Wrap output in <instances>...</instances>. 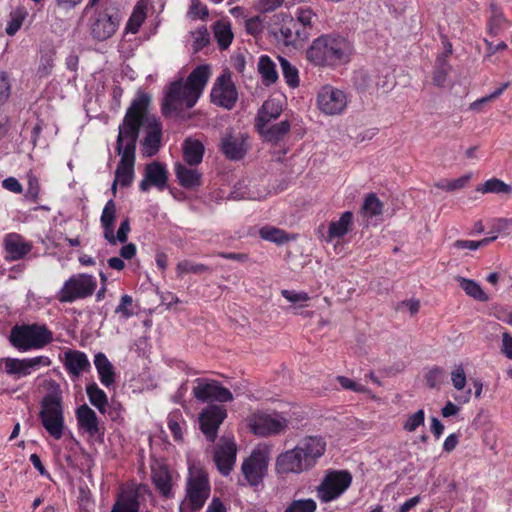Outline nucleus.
<instances>
[{"instance_id":"f257e3e1","label":"nucleus","mask_w":512,"mask_h":512,"mask_svg":"<svg viewBox=\"0 0 512 512\" xmlns=\"http://www.w3.org/2000/svg\"><path fill=\"white\" fill-rule=\"evenodd\" d=\"M210 75L208 65H199L192 70L186 81L178 80L171 83L161 104L162 114L165 117H183L184 109H190L197 103Z\"/></svg>"},{"instance_id":"f03ea898","label":"nucleus","mask_w":512,"mask_h":512,"mask_svg":"<svg viewBox=\"0 0 512 512\" xmlns=\"http://www.w3.org/2000/svg\"><path fill=\"white\" fill-rule=\"evenodd\" d=\"M149 95L139 93L128 107L122 123L118 127L116 151L118 154L135 155L137 140L141 128H144L148 116Z\"/></svg>"},{"instance_id":"7ed1b4c3","label":"nucleus","mask_w":512,"mask_h":512,"mask_svg":"<svg viewBox=\"0 0 512 512\" xmlns=\"http://www.w3.org/2000/svg\"><path fill=\"white\" fill-rule=\"evenodd\" d=\"M352 46L342 36L322 35L307 50V59L316 66L336 67L347 63Z\"/></svg>"},{"instance_id":"20e7f679","label":"nucleus","mask_w":512,"mask_h":512,"mask_svg":"<svg viewBox=\"0 0 512 512\" xmlns=\"http://www.w3.org/2000/svg\"><path fill=\"white\" fill-rule=\"evenodd\" d=\"M47 387L49 393L42 399L39 417L50 436L59 440L63 436L64 430L62 392L60 385L55 380L47 381Z\"/></svg>"},{"instance_id":"39448f33","label":"nucleus","mask_w":512,"mask_h":512,"mask_svg":"<svg viewBox=\"0 0 512 512\" xmlns=\"http://www.w3.org/2000/svg\"><path fill=\"white\" fill-rule=\"evenodd\" d=\"M54 340L53 332L45 324L15 325L10 331L9 341L19 351L43 349Z\"/></svg>"},{"instance_id":"423d86ee","label":"nucleus","mask_w":512,"mask_h":512,"mask_svg":"<svg viewBox=\"0 0 512 512\" xmlns=\"http://www.w3.org/2000/svg\"><path fill=\"white\" fill-rule=\"evenodd\" d=\"M208 474L198 466H191L186 481V495L179 507V512H196L202 509L210 496Z\"/></svg>"},{"instance_id":"0eeeda50","label":"nucleus","mask_w":512,"mask_h":512,"mask_svg":"<svg viewBox=\"0 0 512 512\" xmlns=\"http://www.w3.org/2000/svg\"><path fill=\"white\" fill-rule=\"evenodd\" d=\"M97 287L96 278L86 273L72 275L57 293L60 303H72L91 296Z\"/></svg>"},{"instance_id":"6e6552de","label":"nucleus","mask_w":512,"mask_h":512,"mask_svg":"<svg viewBox=\"0 0 512 512\" xmlns=\"http://www.w3.org/2000/svg\"><path fill=\"white\" fill-rule=\"evenodd\" d=\"M352 475L347 470L328 471L316 488L318 499L328 503L339 498L351 485Z\"/></svg>"},{"instance_id":"1a4fd4ad","label":"nucleus","mask_w":512,"mask_h":512,"mask_svg":"<svg viewBox=\"0 0 512 512\" xmlns=\"http://www.w3.org/2000/svg\"><path fill=\"white\" fill-rule=\"evenodd\" d=\"M248 425L254 434L258 436L278 435L284 432L288 426V420L279 413H253L248 418Z\"/></svg>"},{"instance_id":"9d476101","label":"nucleus","mask_w":512,"mask_h":512,"mask_svg":"<svg viewBox=\"0 0 512 512\" xmlns=\"http://www.w3.org/2000/svg\"><path fill=\"white\" fill-rule=\"evenodd\" d=\"M347 102L345 92L331 85L323 86L317 95L319 110L330 116L342 114L347 107Z\"/></svg>"},{"instance_id":"9b49d317","label":"nucleus","mask_w":512,"mask_h":512,"mask_svg":"<svg viewBox=\"0 0 512 512\" xmlns=\"http://www.w3.org/2000/svg\"><path fill=\"white\" fill-rule=\"evenodd\" d=\"M211 102L221 108L231 110L238 100V92L229 74H221L213 84Z\"/></svg>"},{"instance_id":"f8f14e48","label":"nucleus","mask_w":512,"mask_h":512,"mask_svg":"<svg viewBox=\"0 0 512 512\" xmlns=\"http://www.w3.org/2000/svg\"><path fill=\"white\" fill-rule=\"evenodd\" d=\"M196 386L193 387L194 397L201 402L217 401L225 403L233 400L229 389L225 388L216 380L197 378Z\"/></svg>"},{"instance_id":"ddd939ff","label":"nucleus","mask_w":512,"mask_h":512,"mask_svg":"<svg viewBox=\"0 0 512 512\" xmlns=\"http://www.w3.org/2000/svg\"><path fill=\"white\" fill-rule=\"evenodd\" d=\"M226 416V409L220 405H209L202 410L199 416L200 428L208 441H215L218 428Z\"/></svg>"},{"instance_id":"4468645a","label":"nucleus","mask_w":512,"mask_h":512,"mask_svg":"<svg viewBox=\"0 0 512 512\" xmlns=\"http://www.w3.org/2000/svg\"><path fill=\"white\" fill-rule=\"evenodd\" d=\"M119 27V19L105 11H96L90 18V34L97 41L111 38Z\"/></svg>"},{"instance_id":"2eb2a0df","label":"nucleus","mask_w":512,"mask_h":512,"mask_svg":"<svg viewBox=\"0 0 512 512\" xmlns=\"http://www.w3.org/2000/svg\"><path fill=\"white\" fill-rule=\"evenodd\" d=\"M310 469L312 468L297 446L281 453L276 459V471L278 474H300Z\"/></svg>"},{"instance_id":"dca6fc26","label":"nucleus","mask_w":512,"mask_h":512,"mask_svg":"<svg viewBox=\"0 0 512 512\" xmlns=\"http://www.w3.org/2000/svg\"><path fill=\"white\" fill-rule=\"evenodd\" d=\"M5 372L8 375L16 376L17 378L26 377L32 373L33 370L39 366H50L51 360L47 356H37L33 358H5L4 359Z\"/></svg>"},{"instance_id":"f3484780","label":"nucleus","mask_w":512,"mask_h":512,"mask_svg":"<svg viewBox=\"0 0 512 512\" xmlns=\"http://www.w3.org/2000/svg\"><path fill=\"white\" fill-rule=\"evenodd\" d=\"M268 459L261 451H253L242 463V473L251 486L262 482L267 472Z\"/></svg>"},{"instance_id":"a211bd4d","label":"nucleus","mask_w":512,"mask_h":512,"mask_svg":"<svg viewBox=\"0 0 512 512\" xmlns=\"http://www.w3.org/2000/svg\"><path fill=\"white\" fill-rule=\"evenodd\" d=\"M283 18V24L280 27V39L286 46H302L310 37L305 28H302L299 22L286 14H280Z\"/></svg>"},{"instance_id":"6ab92c4d","label":"nucleus","mask_w":512,"mask_h":512,"mask_svg":"<svg viewBox=\"0 0 512 512\" xmlns=\"http://www.w3.org/2000/svg\"><path fill=\"white\" fill-rule=\"evenodd\" d=\"M145 137L143 138L142 152L147 157H152L159 151L162 138V125L154 116L148 114L144 125Z\"/></svg>"},{"instance_id":"aec40b11","label":"nucleus","mask_w":512,"mask_h":512,"mask_svg":"<svg viewBox=\"0 0 512 512\" xmlns=\"http://www.w3.org/2000/svg\"><path fill=\"white\" fill-rule=\"evenodd\" d=\"M246 140L245 134L228 132L221 138L220 151L229 160H240L248 150Z\"/></svg>"},{"instance_id":"412c9836","label":"nucleus","mask_w":512,"mask_h":512,"mask_svg":"<svg viewBox=\"0 0 512 512\" xmlns=\"http://www.w3.org/2000/svg\"><path fill=\"white\" fill-rule=\"evenodd\" d=\"M168 173L164 164L154 161L145 167V174L143 180L139 184V189L142 192L149 190L151 186L159 190H163L167 186Z\"/></svg>"},{"instance_id":"4be33fe9","label":"nucleus","mask_w":512,"mask_h":512,"mask_svg":"<svg viewBox=\"0 0 512 512\" xmlns=\"http://www.w3.org/2000/svg\"><path fill=\"white\" fill-rule=\"evenodd\" d=\"M237 448L232 440H221L214 453V462L219 472L227 476L236 461Z\"/></svg>"},{"instance_id":"5701e85b","label":"nucleus","mask_w":512,"mask_h":512,"mask_svg":"<svg viewBox=\"0 0 512 512\" xmlns=\"http://www.w3.org/2000/svg\"><path fill=\"white\" fill-rule=\"evenodd\" d=\"M306 461L313 468L326 451V442L320 436H306L296 445Z\"/></svg>"},{"instance_id":"b1692460","label":"nucleus","mask_w":512,"mask_h":512,"mask_svg":"<svg viewBox=\"0 0 512 512\" xmlns=\"http://www.w3.org/2000/svg\"><path fill=\"white\" fill-rule=\"evenodd\" d=\"M151 479L162 497L166 499L173 497L171 474L166 465L161 463L153 464L151 466Z\"/></svg>"},{"instance_id":"393cba45","label":"nucleus","mask_w":512,"mask_h":512,"mask_svg":"<svg viewBox=\"0 0 512 512\" xmlns=\"http://www.w3.org/2000/svg\"><path fill=\"white\" fill-rule=\"evenodd\" d=\"M63 365L72 377H79L82 372L90 368L86 354L79 350L68 349L64 352Z\"/></svg>"},{"instance_id":"a878e982","label":"nucleus","mask_w":512,"mask_h":512,"mask_svg":"<svg viewBox=\"0 0 512 512\" xmlns=\"http://www.w3.org/2000/svg\"><path fill=\"white\" fill-rule=\"evenodd\" d=\"M3 245L8 258L11 260L24 258L32 249V245L17 233L7 234L4 238Z\"/></svg>"},{"instance_id":"bb28decb","label":"nucleus","mask_w":512,"mask_h":512,"mask_svg":"<svg viewBox=\"0 0 512 512\" xmlns=\"http://www.w3.org/2000/svg\"><path fill=\"white\" fill-rule=\"evenodd\" d=\"M76 419L79 428L83 429L90 437L99 434L98 417L87 404H83L76 409Z\"/></svg>"},{"instance_id":"cd10ccee","label":"nucleus","mask_w":512,"mask_h":512,"mask_svg":"<svg viewBox=\"0 0 512 512\" xmlns=\"http://www.w3.org/2000/svg\"><path fill=\"white\" fill-rule=\"evenodd\" d=\"M255 128L264 141L277 144L288 134L291 129V123L289 120H282L276 124L270 125L269 123L263 127L255 126Z\"/></svg>"},{"instance_id":"c85d7f7f","label":"nucleus","mask_w":512,"mask_h":512,"mask_svg":"<svg viewBox=\"0 0 512 512\" xmlns=\"http://www.w3.org/2000/svg\"><path fill=\"white\" fill-rule=\"evenodd\" d=\"M119 155L121 158L115 171V179L122 187H128L134 179L135 155L124 153Z\"/></svg>"},{"instance_id":"c756f323","label":"nucleus","mask_w":512,"mask_h":512,"mask_svg":"<svg viewBox=\"0 0 512 512\" xmlns=\"http://www.w3.org/2000/svg\"><path fill=\"white\" fill-rule=\"evenodd\" d=\"M282 113V105L279 100L270 98L264 101L259 108L256 118L255 126H264L269 124L272 120H276Z\"/></svg>"},{"instance_id":"7c9ffc66","label":"nucleus","mask_w":512,"mask_h":512,"mask_svg":"<svg viewBox=\"0 0 512 512\" xmlns=\"http://www.w3.org/2000/svg\"><path fill=\"white\" fill-rule=\"evenodd\" d=\"M175 174L179 184L186 189L201 186L202 174L195 168H188L182 163L175 164Z\"/></svg>"},{"instance_id":"2f4dec72","label":"nucleus","mask_w":512,"mask_h":512,"mask_svg":"<svg viewBox=\"0 0 512 512\" xmlns=\"http://www.w3.org/2000/svg\"><path fill=\"white\" fill-rule=\"evenodd\" d=\"M94 365L97 369L99 379L104 386L109 387L114 384V367L104 353L99 352L95 355Z\"/></svg>"},{"instance_id":"473e14b6","label":"nucleus","mask_w":512,"mask_h":512,"mask_svg":"<svg viewBox=\"0 0 512 512\" xmlns=\"http://www.w3.org/2000/svg\"><path fill=\"white\" fill-rule=\"evenodd\" d=\"M56 50L53 46L48 45L40 49L39 63L36 75L39 78H46L52 74L55 67Z\"/></svg>"},{"instance_id":"72a5a7b5","label":"nucleus","mask_w":512,"mask_h":512,"mask_svg":"<svg viewBox=\"0 0 512 512\" xmlns=\"http://www.w3.org/2000/svg\"><path fill=\"white\" fill-rule=\"evenodd\" d=\"M204 155V145L197 139L187 138L183 143V158L190 166L201 163Z\"/></svg>"},{"instance_id":"f704fd0d","label":"nucleus","mask_w":512,"mask_h":512,"mask_svg":"<svg viewBox=\"0 0 512 512\" xmlns=\"http://www.w3.org/2000/svg\"><path fill=\"white\" fill-rule=\"evenodd\" d=\"M353 223V213L351 211L344 212L340 219L332 221L329 224L328 235L326 241L330 242L335 238H341L346 235Z\"/></svg>"},{"instance_id":"c9c22d12","label":"nucleus","mask_w":512,"mask_h":512,"mask_svg":"<svg viewBox=\"0 0 512 512\" xmlns=\"http://www.w3.org/2000/svg\"><path fill=\"white\" fill-rule=\"evenodd\" d=\"M259 236L265 241L283 245L295 239L294 235L287 233L285 230L275 226L265 225L259 229Z\"/></svg>"},{"instance_id":"e433bc0d","label":"nucleus","mask_w":512,"mask_h":512,"mask_svg":"<svg viewBox=\"0 0 512 512\" xmlns=\"http://www.w3.org/2000/svg\"><path fill=\"white\" fill-rule=\"evenodd\" d=\"M116 218V205L113 199H110L106 202L101 217L100 222L103 227V236L107 241H111L113 239V227Z\"/></svg>"},{"instance_id":"4c0bfd02","label":"nucleus","mask_w":512,"mask_h":512,"mask_svg":"<svg viewBox=\"0 0 512 512\" xmlns=\"http://www.w3.org/2000/svg\"><path fill=\"white\" fill-rule=\"evenodd\" d=\"M214 37L220 47V49H227L234 38L231 24L225 20H219L213 25Z\"/></svg>"},{"instance_id":"58836bf2","label":"nucleus","mask_w":512,"mask_h":512,"mask_svg":"<svg viewBox=\"0 0 512 512\" xmlns=\"http://www.w3.org/2000/svg\"><path fill=\"white\" fill-rule=\"evenodd\" d=\"M258 71L265 85L274 84L278 79L275 63L267 55H262L258 61Z\"/></svg>"},{"instance_id":"ea45409f","label":"nucleus","mask_w":512,"mask_h":512,"mask_svg":"<svg viewBox=\"0 0 512 512\" xmlns=\"http://www.w3.org/2000/svg\"><path fill=\"white\" fill-rule=\"evenodd\" d=\"M146 9L147 5L143 0H140L135 5L130 18L127 21L125 30L126 32H130L135 34L139 31L140 27L144 23L146 19Z\"/></svg>"},{"instance_id":"a19ab883","label":"nucleus","mask_w":512,"mask_h":512,"mask_svg":"<svg viewBox=\"0 0 512 512\" xmlns=\"http://www.w3.org/2000/svg\"><path fill=\"white\" fill-rule=\"evenodd\" d=\"M456 281L459 283L460 287L465 291V293L473 299L481 302H487L489 300L488 295L483 291L481 286L476 281L461 276H457Z\"/></svg>"},{"instance_id":"79ce46f5","label":"nucleus","mask_w":512,"mask_h":512,"mask_svg":"<svg viewBox=\"0 0 512 512\" xmlns=\"http://www.w3.org/2000/svg\"><path fill=\"white\" fill-rule=\"evenodd\" d=\"M86 393L90 403L96 407L100 413L104 414L108 405L106 393L100 389L96 383L87 385Z\"/></svg>"},{"instance_id":"37998d69","label":"nucleus","mask_w":512,"mask_h":512,"mask_svg":"<svg viewBox=\"0 0 512 512\" xmlns=\"http://www.w3.org/2000/svg\"><path fill=\"white\" fill-rule=\"evenodd\" d=\"M490 12L491 15L488 19V33L491 36L498 35L507 24V20L505 19L502 11L494 4H490Z\"/></svg>"},{"instance_id":"c03bdc74","label":"nucleus","mask_w":512,"mask_h":512,"mask_svg":"<svg viewBox=\"0 0 512 512\" xmlns=\"http://www.w3.org/2000/svg\"><path fill=\"white\" fill-rule=\"evenodd\" d=\"M383 204L374 193H370L364 199L361 212L367 217H374L382 214Z\"/></svg>"},{"instance_id":"a18cd8bd","label":"nucleus","mask_w":512,"mask_h":512,"mask_svg":"<svg viewBox=\"0 0 512 512\" xmlns=\"http://www.w3.org/2000/svg\"><path fill=\"white\" fill-rule=\"evenodd\" d=\"M278 60L286 83L292 88L297 87L299 85L297 68L284 57L278 56Z\"/></svg>"},{"instance_id":"49530a36","label":"nucleus","mask_w":512,"mask_h":512,"mask_svg":"<svg viewBox=\"0 0 512 512\" xmlns=\"http://www.w3.org/2000/svg\"><path fill=\"white\" fill-rule=\"evenodd\" d=\"M176 272L178 276H182L183 274L192 273V274H203L210 273L211 269L205 264L194 263L189 260H183L177 264Z\"/></svg>"},{"instance_id":"de8ad7c7","label":"nucleus","mask_w":512,"mask_h":512,"mask_svg":"<svg viewBox=\"0 0 512 512\" xmlns=\"http://www.w3.org/2000/svg\"><path fill=\"white\" fill-rule=\"evenodd\" d=\"M317 15L309 7H300L296 10L295 21L299 22L302 28H305L307 34L310 36L314 24V19Z\"/></svg>"},{"instance_id":"09e8293b","label":"nucleus","mask_w":512,"mask_h":512,"mask_svg":"<svg viewBox=\"0 0 512 512\" xmlns=\"http://www.w3.org/2000/svg\"><path fill=\"white\" fill-rule=\"evenodd\" d=\"M191 37L193 39L192 47L194 53L199 52L210 43V35L206 26H201L192 31Z\"/></svg>"},{"instance_id":"8fccbe9b","label":"nucleus","mask_w":512,"mask_h":512,"mask_svg":"<svg viewBox=\"0 0 512 512\" xmlns=\"http://www.w3.org/2000/svg\"><path fill=\"white\" fill-rule=\"evenodd\" d=\"M436 67L433 72V82L437 86H443L446 82L450 65L444 57H438Z\"/></svg>"},{"instance_id":"3c124183","label":"nucleus","mask_w":512,"mask_h":512,"mask_svg":"<svg viewBox=\"0 0 512 512\" xmlns=\"http://www.w3.org/2000/svg\"><path fill=\"white\" fill-rule=\"evenodd\" d=\"M478 190L482 193H510L511 187L500 179L492 178L487 180Z\"/></svg>"},{"instance_id":"603ef678","label":"nucleus","mask_w":512,"mask_h":512,"mask_svg":"<svg viewBox=\"0 0 512 512\" xmlns=\"http://www.w3.org/2000/svg\"><path fill=\"white\" fill-rule=\"evenodd\" d=\"M316 508L317 504L313 499H300L292 501L284 512H315Z\"/></svg>"},{"instance_id":"864d4df0","label":"nucleus","mask_w":512,"mask_h":512,"mask_svg":"<svg viewBox=\"0 0 512 512\" xmlns=\"http://www.w3.org/2000/svg\"><path fill=\"white\" fill-rule=\"evenodd\" d=\"M470 180V175H463L454 180H441L436 183V187L446 191H455L466 186Z\"/></svg>"},{"instance_id":"5fc2aeb1","label":"nucleus","mask_w":512,"mask_h":512,"mask_svg":"<svg viewBox=\"0 0 512 512\" xmlns=\"http://www.w3.org/2000/svg\"><path fill=\"white\" fill-rule=\"evenodd\" d=\"M445 371L443 368L435 366L431 368L425 375L426 383L430 388H436L443 383Z\"/></svg>"},{"instance_id":"6e6d98bb","label":"nucleus","mask_w":512,"mask_h":512,"mask_svg":"<svg viewBox=\"0 0 512 512\" xmlns=\"http://www.w3.org/2000/svg\"><path fill=\"white\" fill-rule=\"evenodd\" d=\"M425 413L423 409L416 411L415 413L408 416L403 424V429L408 432L415 431L418 427L424 424Z\"/></svg>"},{"instance_id":"4d7b16f0","label":"nucleus","mask_w":512,"mask_h":512,"mask_svg":"<svg viewBox=\"0 0 512 512\" xmlns=\"http://www.w3.org/2000/svg\"><path fill=\"white\" fill-rule=\"evenodd\" d=\"M28 187L25 197L33 202L38 200L40 194V184L38 178L32 173L27 174Z\"/></svg>"},{"instance_id":"13d9d810","label":"nucleus","mask_w":512,"mask_h":512,"mask_svg":"<svg viewBox=\"0 0 512 512\" xmlns=\"http://www.w3.org/2000/svg\"><path fill=\"white\" fill-rule=\"evenodd\" d=\"M188 16L192 19H206L209 15L208 8L200 0H190Z\"/></svg>"},{"instance_id":"bf43d9fd","label":"nucleus","mask_w":512,"mask_h":512,"mask_svg":"<svg viewBox=\"0 0 512 512\" xmlns=\"http://www.w3.org/2000/svg\"><path fill=\"white\" fill-rule=\"evenodd\" d=\"M130 230V219L126 217L120 223L116 235L113 233V239H111V241H108V243L111 245H115L118 241L120 243H126Z\"/></svg>"},{"instance_id":"052dcab7","label":"nucleus","mask_w":512,"mask_h":512,"mask_svg":"<svg viewBox=\"0 0 512 512\" xmlns=\"http://www.w3.org/2000/svg\"><path fill=\"white\" fill-rule=\"evenodd\" d=\"M133 299L130 295H123L120 299L119 305L115 309L116 314H120L122 318L128 319L133 316V310L131 309Z\"/></svg>"},{"instance_id":"680f3d73","label":"nucleus","mask_w":512,"mask_h":512,"mask_svg":"<svg viewBox=\"0 0 512 512\" xmlns=\"http://www.w3.org/2000/svg\"><path fill=\"white\" fill-rule=\"evenodd\" d=\"M509 85H510V82L503 83L498 89H496L491 94H489L487 96H484V97L474 101L470 105V109L471 110H478L480 105L486 104V103H488V102L498 98L509 87Z\"/></svg>"},{"instance_id":"e2e57ef3","label":"nucleus","mask_w":512,"mask_h":512,"mask_svg":"<svg viewBox=\"0 0 512 512\" xmlns=\"http://www.w3.org/2000/svg\"><path fill=\"white\" fill-rule=\"evenodd\" d=\"M11 95V83L5 71L0 72V105L7 102Z\"/></svg>"},{"instance_id":"0e129e2a","label":"nucleus","mask_w":512,"mask_h":512,"mask_svg":"<svg viewBox=\"0 0 512 512\" xmlns=\"http://www.w3.org/2000/svg\"><path fill=\"white\" fill-rule=\"evenodd\" d=\"M178 414L173 413L168 416L167 426L171 431L174 440L181 441L183 439L182 428L179 423Z\"/></svg>"},{"instance_id":"69168bd1","label":"nucleus","mask_w":512,"mask_h":512,"mask_svg":"<svg viewBox=\"0 0 512 512\" xmlns=\"http://www.w3.org/2000/svg\"><path fill=\"white\" fill-rule=\"evenodd\" d=\"M336 380L339 382L341 387L345 390H351L357 393H366L368 392V389L353 381L352 379L346 377V376H337Z\"/></svg>"},{"instance_id":"338daca9","label":"nucleus","mask_w":512,"mask_h":512,"mask_svg":"<svg viewBox=\"0 0 512 512\" xmlns=\"http://www.w3.org/2000/svg\"><path fill=\"white\" fill-rule=\"evenodd\" d=\"M110 512H138V503L135 499L117 501Z\"/></svg>"},{"instance_id":"774afa93","label":"nucleus","mask_w":512,"mask_h":512,"mask_svg":"<svg viewBox=\"0 0 512 512\" xmlns=\"http://www.w3.org/2000/svg\"><path fill=\"white\" fill-rule=\"evenodd\" d=\"M451 380L455 389L462 390L466 385V374L464 368L459 365L451 372Z\"/></svg>"}]
</instances>
